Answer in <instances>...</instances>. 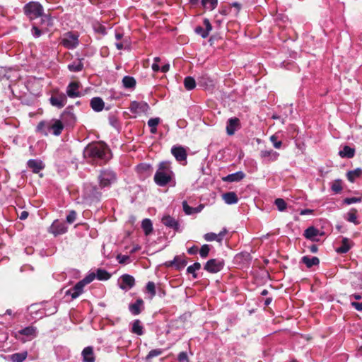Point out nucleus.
<instances>
[{
    "mask_svg": "<svg viewBox=\"0 0 362 362\" xmlns=\"http://www.w3.org/2000/svg\"><path fill=\"white\" fill-rule=\"evenodd\" d=\"M218 4V0H202V5L206 9L214 10Z\"/></svg>",
    "mask_w": 362,
    "mask_h": 362,
    "instance_id": "ea45409f",
    "label": "nucleus"
},
{
    "mask_svg": "<svg viewBox=\"0 0 362 362\" xmlns=\"http://www.w3.org/2000/svg\"><path fill=\"white\" fill-rule=\"evenodd\" d=\"M187 257L182 254L181 255H176L172 261L166 262L164 265L166 267H174L176 270H181L187 264Z\"/></svg>",
    "mask_w": 362,
    "mask_h": 362,
    "instance_id": "0eeeda50",
    "label": "nucleus"
},
{
    "mask_svg": "<svg viewBox=\"0 0 362 362\" xmlns=\"http://www.w3.org/2000/svg\"><path fill=\"white\" fill-rule=\"evenodd\" d=\"M61 43L67 49H74L78 45V35L70 32L67 33Z\"/></svg>",
    "mask_w": 362,
    "mask_h": 362,
    "instance_id": "1a4fd4ad",
    "label": "nucleus"
},
{
    "mask_svg": "<svg viewBox=\"0 0 362 362\" xmlns=\"http://www.w3.org/2000/svg\"><path fill=\"white\" fill-rule=\"evenodd\" d=\"M146 290L151 294V298H153L156 294V285L153 281H148L146 284Z\"/></svg>",
    "mask_w": 362,
    "mask_h": 362,
    "instance_id": "de8ad7c7",
    "label": "nucleus"
},
{
    "mask_svg": "<svg viewBox=\"0 0 362 362\" xmlns=\"http://www.w3.org/2000/svg\"><path fill=\"white\" fill-rule=\"evenodd\" d=\"M177 360L180 362H189V358L187 353L185 351L180 352L177 356Z\"/></svg>",
    "mask_w": 362,
    "mask_h": 362,
    "instance_id": "6e6d98bb",
    "label": "nucleus"
},
{
    "mask_svg": "<svg viewBox=\"0 0 362 362\" xmlns=\"http://www.w3.org/2000/svg\"><path fill=\"white\" fill-rule=\"evenodd\" d=\"M339 154L341 158H351L355 155V149L349 146H344Z\"/></svg>",
    "mask_w": 362,
    "mask_h": 362,
    "instance_id": "cd10ccee",
    "label": "nucleus"
},
{
    "mask_svg": "<svg viewBox=\"0 0 362 362\" xmlns=\"http://www.w3.org/2000/svg\"><path fill=\"white\" fill-rule=\"evenodd\" d=\"M144 300L141 298H138L136 300L135 303L129 304V310L130 313L133 315H139L142 310L144 309Z\"/></svg>",
    "mask_w": 362,
    "mask_h": 362,
    "instance_id": "4468645a",
    "label": "nucleus"
},
{
    "mask_svg": "<svg viewBox=\"0 0 362 362\" xmlns=\"http://www.w3.org/2000/svg\"><path fill=\"white\" fill-rule=\"evenodd\" d=\"M122 283L119 284V288L122 290L132 288L135 285L134 278L129 274H123L121 276Z\"/></svg>",
    "mask_w": 362,
    "mask_h": 362,
    "instance_id": "ddd939ff",
    "label": "nucleus"
},
{
    "mask_svg": "<svg viewBox=\"0 0 362 362\" xmlns=\"http://www.w3.org/2000/svg\"><path fill=\"white\" fill-rule=\"evenodd\" d=\"M76 218V212L74 210L71 211L66 216V221L71 224Z\"/></svg>",
    "mask_w": 362,
    "mask_h": 362,
    "instance_id": "5fc2aeb1",
    "label": "nucleus"
},
{
    "mask_svg": "<svg viewBox=\"0 0 362 362\" xmlns=\"http://www.w3.org/2000/svg\"><path fill=\"white\" fill-rule=\"evenodd\" d=\"M98 180L100 189L108 187L116 182L117 174L110 168H105L100 171Z\"/></svg>",
    "mask_w": 362,
    "mask_h": 362,
    "instance_id": "7ed1b4c3",
    "label": "nucleus"
},
{
    "mask_svg": "<svg viewBox=\"0 0 362 362\" xmlns=\"http://www.w3.org/2000/svg\"><path fill=\"white\" fill-rule=\"evenodd\" d=\"M91 108L95 112H100L103 110L105 103L100 97H94L90 103Z\"/></svg>",
    "mask_w": 362,
    "mask_h": 362,
    "instance_id": "4be33fe9",
    "label": "nucleus"
},
{
    "mask_svg": "<svg viewBox=\"0 0 362 362\" xmlns=\"http://www.w3.org/2000/svg\"><path fill=\"white\" fill-rule=\"evenodd\" d=\"M199 255L201 257L206 258L208 257L210 252V246L209 245H203L199 250Z\"/></svg>",
    "mask_w": 362,
    "mask_h": 362,
    "instance_id": "09e8293b",
    "label": "nucleus"
},
{
    "mask_svg": "<svg viewBox=\"0 0 362 362\" xmlns=\"http://www.w3.org/2000/svg\"><path fill=\"white\" fill-rule=\"evenodd\" d=\"M81 83L79 81H71L69 83L66 88V95L71 98L81 96V93L79 91Z\"/></svg>",
    "mask_w": 362,
    "mask_h": 362,
    "instance_id": "9d476101",
    "label": "nucleus"
},
{
    "mask_svg": "<svg viewBox=\"0 0 362 362\" xmlns=\"http://www.w3.org/2000/svg\"><path fill=\"white\" fill-rule=\"evenodd\" d=\"M260 156L262 158L269 157L270 160L274 161L277 159L279 154L277 152L274 151L273 150H269V151L265 150V151H261Z\"/></svg>",
    "mask_w": 362,
    "mask_h": 362,
    "instance_id": "f704fd0d",
    "label": "nucleus"
},
{
    "mask_svg": "<svg viewBox=\"0 0 362 362\" xmlns=\"http://www.w3.org/2000/svg\"><path fill=\"white\" fill-rule=\"evenodd\" d=\"M223 199L228 204H236L238 201V196L234 192H229L223 194Z\"/></svg>",
    "mask_w": 362,
    "mask_h": 362,
    "instance_id": "a878e982",
    "label": "nucleus"
},
{
    "mask_svg": "<svg viewBox=\"0 0 362 362\" xmlns=\"http://www.w3.org/2000/svg\"><path fill=\"white\" fill-rule=\"evenodd\" d=\"M83 158L88 163L95 165L106 164L112 158L108 146L103 141H93L84 148Z\"/></svg>",
    "mask_w": 362,
    "mask_h": 362,
    "instance_id": "f257e3e1",
    "label": "nucleus"
},
{
    "mask_svg": "<svg viewBox=\"0 0 362 362\" xmlns=\"http://www.w3.org/2000/svg\"><path fill=\"white\" fill-rule=\"evenodd\" d=\"M319 234V230L314 226H310L304 231V236L312 241H317V240L316 239V237Z\"/></svg>",
    "mask_w": 362,
    "mask_h": 362,
    "instance_id": "b1692460",
    "label": "nucleus"
},
{
    "mask_svg": "<svg viewBox=\"0 0 362 362\" xmlns=\"http://www.w3.org/2000/svg\"><path fill=\"white\" fill-rule=\"evenodd\" d=\"M301 261L308 268H311L313 266H317L320 264V259L317 257H310L309 256H303Z\"/></svg>",
    "mask_w": 362,
    "mask_h": 362,
    "instance_id": "393cba45",
    "label": "nucleus"
},
{
    "mask_svg": "<svg viewBox=\"0 0 362 362\" xmlns=\"http://www.w3.org/2000/svg\"><path fill=\"white\" fill-rule=\"evenodd\" d=\"M83 357V362H95V357L93 351V348L90 346L83 349L81 353Z\"/></svg>",
    "mask_w": 362,
    "mask_h": 362,
    "instance_id": "f3484780",
    "label": "nucleus"
},
{
    "mask_svg": "<svg viewBox=\"0 0 362 362\" xmlns=\"http://www.w3.org/2000/svg\"><path fill=\"white\" fill-rule=\"evenodd\" d=\"M159 122H160V118H158V117L151 118L148 121V125L150 127H157V125L159 124Z\"/></svg>",
    "mask_w": 362,
    "mask_h": 362,
    "instance_id": "4d7b16f0",
    "label": "nucleus"
},
{
    "mask_svg": "<svg viewBox=\"0 0 362 362\" xmlns=\"http://www.w3.org/2000/svg\"><path fill=\"white\" fill-rule=\"evenodd\" d=\"M200 269L201 264L199 262H194L192 265H190L187 268V272L188 274H191L194 279H197L198 277V275L196 273V271Z\"/></svg>",
    "mask_w": 362,
    "mask_h": 362,
    "instance_id": "e433bc0d",
    "label": "nucleus"
},
{
    "mask_svg": "<svg viewBox=\"0 0 362 362\" xmlns=\"http://www.w3.org/2000/svg\"><path fill=\"white\" fill-rule=\"evenodd\" d=\"M49 231L54 236H57L65 233L67 231V228L64 223L56 220L51 225Z\"/></svg>",
    "mask_w": 362,
    "mask_h": 362,
    "instance_id": "f8f14e48",
    "label": "nucleus"
},
{
    "mask_svg": "<svg viewBox=\"0 0 362 362\" xmlns=\"http://www.w3.org/2000/svg\"><path fill=\"white\" fill-rule=\"evenodd\" d=\"M270 141L273 143L274 148H280L282 146V142L281 141L277 140V136L275 134L270 136Z\"/></svg>",
    "mask_w": 362,
    "mask_h": 362,
    "instance_id": "864d4df0",
    "label": "nucleus"
},
{
    "mask_svg": "<svg viewBox=\"0 0 362 362\" xmlns=\"http://www.w3.org/2000/svg\"><path fill=\"white\" fill-rule=\"evenodd\" d=\"M173 177L174 173L171 168L170 162L162 161L158 165L153 180L157 185L164 187L173 180Z\"/></svg>",
    "mask_w": 362,
    "mask_h": 362,
    "instance_id": "f03ea898",
    "label": "nucleus"
},
{
    "mask_svg": "<svg viewBox=\"0 0 362 362\" xmlns=\"http://www.w3.org/2000/svg\"><path fill=\"white\" fill-rule=\"evenodd\" d=\"M95 277L100 281H106L111 277V274L105 269H98Z\"/></svg>",
    "mask_w": 362,
    "mask_h": 362,
    "instance_id": "c9c22d12",
    "label": "nucleus"
},
{
    "mask_svg": "<svg viewBox=\"0 0 362 362\" xmlns=\"http://www.w3.org/2000/svg\"><path fill=\"white\" fill-rule=\"evenodd\" d=\"M122 84L125 88H134L136 86V81L134 77L125 76L122 78Z\"/></svg>",
    "mask_w": 362,
    "mask_h": 362,
    "instance_id": "2f4dec72",
    "label": "nucleus"
},
{
    "mask_svg": "<svg viewBox=\"0 0 362 362\" xmlns=\"http://www.w3.org/2000/svg\"><path fill=\"white\" fill-rule=\"evenodd\" d=\"M132 332L141 336L144 334L143 326L139 320H135L132 323Z\"/></svg>",
    "mask_w": 362,
    "mask_h": 362,
    "instance_id": "72a5a7b5",
    "label": "nucleus"
},
{
    "mask_svg": "<svg viewBox=\"0 0 362 362\" xmlns=\"http://www.w3.org/2000/svg\"><path fill=\"white\" fill-rule=\"evenodd\" d=\"M203 24L205 26V31H207L208 35L209 34L210 31L212 30V25L208 18H204L203 21Z\"/></svg>",
    "mask_w": 362,
    "mask_h": 362,
    "instance_id": "13d9d810",
    "label": "nucleus"
},
{
    "mask_svg": "<svg viewBox=\"0 0 362 362\" xmlns=\"http://www.w3.org/2000/svg\"><path fill=\"white\" fill-rule=\"evenodd\" d=\"M230 6L235 7L236 8V12L235 13V16H237L241 9V4L238 2H234L230 4Z\"/></svg>",
    "mask_w": 362,
    "mask_h": 362,
    "instance_id": "69168bd1",
    "label": "nucleus"
},
{
    "mask_svg": "<svg viewBox=\"0 0 362 362\" xmlns=\"http://www.w3.org/2000/svg\"><path fill=\"white\" fill-rule=\"evenodd\" d=\"M90 196L97 200H100L102 197V193L100 192L99 188L97 186H93L90 191Z\"/></svg>",
    "mask_w": 362,
    "mask_h": 362,
    "instance_id": "c03bdc74",
    "label": "nucleus"
},
{
    "mask_svg": "<svg viewBox=\"0 0 362 362\" xmlns=\"http://www.w3.org/2000/svg\"><path fill=\"white\" fill-rule=\"evenodd\" d=\"M28 215L29 214L27 211H23L18 217L21 220H25L28 218Z\"/></svg>",
    "mask_w": 362,
    "mask_h": 362,
    "instance_id": "774afa93",
    "label": "nucleus"
},
{
    "mask_svg": "<svg viewBox=\"0 0 362 362\" xmlns=\"http://www.w3.org/2000/svg\"><path fill=\"white\" fill-rule=\"evenodd\" d=\"M63 129L64 124L59 119L54 120L53 124L49 123V125H47V130H52V133L55 136H59L62 133Z\"/></svg>",
    "mask_w": 362,
    "mask_h": 362,
    "instance_id": "6ab92c4d",
    "label": "nucleus"
},
{
    "mask_svg": "<svg viewBox=\"0 0 362 362\" xmlns=\"http://www.w3.org/2000/svg\"><path fill=\"white\" fill-rule=\"evenodd\" d=\"M49 102L52 106L60 109L64 107L66 104L67 98L65 93L62 92H56L53 93L50 97Z\"/></svg>",
    "mask_w": 362,
    "mask_h": 362,
    "instance_id": "6e6552de",
    "label": "nucleus"
},
{
    "mask_svg": "<svg viewBox=\"0 0 362 362\" xmlns=\"http://www.w3.org/2000/svg\"><path fill=\"white\" fill-rule=\"evenodd\" d=\"M351 305L357 310L362 311V303L352 302Z\"/></svg>",
    "mask_w": 362,
    "mask_h": 362,
    "instance_id": "338daca9",
    "label": "nucleus"
},
{
    "mask_svg": "<svg viewBox=\"0 0 362 362\" xmlns=\"http://www.w3.org/2000/svg\"><path fill=\"white\" fill-rule=\"evenodd\" d=\"M362 176V170L361 168H356L354 170L347 172L346 177L349 182H354L356 178H359Z\"/></svg>",
    "mask_w": 362,
    "mask_h": 362,
    "instance_id": "c85d7f7f",
    "label": "nucleus"
},
{
    "mask_svg": "<svg viewBox=\"0 0 362 362\" xmlns=\"http://www.w3.org/2000/svg\"><path fill=\"white\" fill-rule=\"evenodd\" d=\"M47 125H49V122L41 121L38 123L37 126V132H40L45 135H47Z\"/></svg>",
    "mask_w": 362,
    "mask_h": 362,
    "instance_id": "37998d69",
    "label": "nucleus"
},
{
    "mask_svg": "<svg viewBox=\"0 0 362 362\" xmlns=\"http://www.w3.org/2000/svg\"><path fill=\"white\" fill-rule=\"evenodd\" d=\"M194 32L196 34L200 35L202 38H206L209 35L207 31L202 27L201 25H198L194 28Z\"/></svg>",
    "mask_w": 362,
    "mask_h": 362,
    "instance_id": "8fccbe9b",
    "label": "nucleus"
},
{
    "mask_svg": "<svg viewBox=\"0 0 362 362\" xmlns=\"http://www.w3.org/2000/svg\"><path fill=\"white\" fill-rule=\"evenodd\" d=\"M332 190L335 193H339L342 190L341 180H336L332 185Z\"/></svg>",
    "mask_w": 362,
    "mask_h": 362,
    "instance_id": "a18cd8bd",
    "label": "nucleus"
},
{
    "mask_svg": "<svg viewBox=\"0 0 362 362\" xmlns=\"http://www.w3.org/2000/svg\"><path fill=\"white\" fill-rule=\"evenodd\" d=\"M43 6L37 1H30L23 6L24 14L30 20H35L42 15Z\"/></svg>",
    "mask_w": 362,
    "mask_h": 362,
    "instance_id": "20e7f679",
    "label": "nucleus"
},
{
    "mask_svg": "<svg viewBox=\"0 0 362 362\" xmlns=\"http://www.w3.org/2000/svg\"><path fill=\"white\" fill-rule=\"evenodd\" d=\"M204 237L206 241H214L216 239V234L214 233H206Z\"/></svg>",
    "mask_w": 362,
    "mask_h": 362,
    "instance_id": "052dcab7",
    "label": "nucleus"
},
{
    "mask_svg": "<svg viewBox=\"0 0 362 362\" xmlns=\"http://www.w3.org/2000/svg\"><path fill=\"white\" fill-rule=\"evenodd\" d=\"M83 59H78L77 62L68 65V69L72 72H78L83 70V64L82 62Z\"/></svg>",
    "mask_w": 362,
    "mask_h": 362,
    "instance_id": "c756f323",
    "label": "nucleus"
},
{
    "mask_svg": "<svg viewBox=\"0 0 362 362\" xmlns=\"http://www.w3.org/2000/svg\"><path fill=\"white\" fill-rule=\"evenodd\" d=\"M163 353L162 350L161 349H152L151 351H149V353L148 354L147 356H146V359H151L153 357H156V356H158L160 355H161Z\"/></svg>",
    "mask_w": 362,
    "mask_h": 362,
    "instance_id": "3c124183",
    "label": "nucleus"
},
{
    "mask_svg": "<svg viewBox=\"0 0 362 362\" xmlns=\"http://www.w3.org/2000/svg\"><path fill=\"white\" fill-rule=\"evenodd\" d=\"M117 259L118 260L119 263L125 264L127 261L129 259V257L119 254L117 256Z\"/></svg>",
    "mask_w": 362,
    "mask_h": 362,
    "instance_id": "680f3d73",
    "label": "nucleus"
},
{
    "mask_svg": "<svg viewBox=\"0 0 362 362\" xmlns=\"http://www.w3.org/2000/svg\"><path fill=\"white\" fill-rule=\"evenodd\" d=\"M40 17L42 18V24H45L47 28L53 25V20L50 14H45L42 11V15Z\"/></svg>",
    "mask_w": 362,
    "mask_h": 362,
    "instance_id": "79ce46f5",
    "label": "nucleus"
},
{
    "mask_svg": "<svg viewBox=\"0 0 362 362\" xmlns=\"http://www.w3.org/2000/svg\"><path fill=\"white\" fill-rule=\"evenodd\" d=\"M171 153L177 161H184L187 159V151L182 146H173Z\"/></svg>",
    "mask_w": 362,
    "mask_h": 362,
    "instance_id": "2eb2a0df",
    "label": "nucleus"
},
{
    "mask_svg": "<svg viewBox=\"0 0 362 362\" xmlns=\"http://www.w3.org/2000/svg\"><path fill=\"white\" fill-rule=\"evenodd\" d=\"M32 33L35 37H39L42 35V30L39 29L35 25H33Z\"/></svg>",
    "mask_w": 362,
    "mask_h": 362,
    "instance_id": "bf43d9fd",
    "label": "nucleus"
},
{
    "mask_svg": "<svg viewBox=\"0 0 362 362\" xmlns=\"http://www.w3.org/2000/svg\"><path fill=\"white\" fill-rule=\"evenodd\" d=\"M95 279V274L94 272L90 273L84 279L79 281L76 284L71 288L73 290L72 299H76L81 294L83 293V288L86 285L91 283Z\"/></svg>",
    "mask_w": 362,
    "mask_h": 362,
    "instance_id": "39448f33",
    "label": "nucleus"
},
{
    "mask_svg": "<svg viewBox=\"0 0 362 362\" xmlns=\"http://www.w3.org/2000/svg\"><path fill=\"white\" fill-rule=\"evenodd\" d=\"M357 213L358 211L355 208L351 209L346 214V221L353 223L355 225H358L359 222L357 221Z\"/></svg>",
    "mask_w": 362,
    "mask_h": 362,
    "instance_id": "7c9ffc66",
    "label": "nucleus"
},
{
    "mask_svg": "<svg viewBox=\"0 0 362 362\" xmlns=\"http://www.w3.org/2000/svg\"><path fill=\"white\" fill-rule=\"evenodd\" d=\"M199 249L197 245H193L192 247L187 249V252L189 255H196Z\"/></svg>",
    "mask_w": 362,
    "mask_h": 362,
    "instance_id": "0e129e2a",
    "label": "nucleus"
},
{
    "mask_svg": "<svg viewBox=\"0 0 362 362\" xmlns=\"http://www.w3.org/2000/svg\"><path fill=\"white\" fill-rule=\"evenodd\" d=\"M231 11V8L230 7H226V6H221V8L219 9V13L223 16H226L228 15L230 11Z\"/></svg>",
    "mask_w": 362,
    "mask_h": 362,
    "instance_id": "e2e57ef3",
    "label": "nucleus"
},
{
    "mask_svg": "<svg viewBox=\"0 0 362 362\" xmlns=\"http://www.w3.org/2000/svg\"><path fill=\"white\" fill-rule=\"evenodd\" d=\"M240 127V120L237 117H231L227 122L226 132L232 136L235 134L236 129Z\"/></svg>",
    "mask_w": 362,
    "mask_h": 362,
    "instance_id": "dca6fc26",
    "label": "nucleus"
},
{
    "mask_svg": "<svg viewBox=\"0 0 362 362\" xmlns=\"http://www.w3.org/2000/svg\"><path fill=\"white\" fill-rule=\"evenodd\" d=\"M225 266L223 259H210L204 266V269L209 273L215 274L221 271Z\"/></svg>",
    "mask_w": 362,
    "mask_h": 362,
    "instance_id": "423d86ee",
    "label": "nucleus"
},
{
    "mask_svg": "<svg viewBox=\"0 0 362 362\" xmlns=\"http://www.w3.org/2000/svg\"><path fill=\"white\" fill-rule=\"evenodd\" d=\"M183 211L187 215H192L193 214H197L202 211L204 206V204H199L197 207H191L188 205L187 201L182 202Z\"/></svg>",
    "mask_w": 362,
    "mask_h": 362,
    "instance_id": "aec40b11",
    "label": "nucleus"
},
{
    "mask_svg": "<svg viewBox=\"0 0 362 362\" xmlns=\"http://www.w3.org/2000/svg\"><path fill=\"white\" fill-rule=\"evenodd\" d=\"M141 228L146 235H150L153 231V224L150 219L145 218L142 221Z\"/></svg>",
    "mask_w": 362,
    "mask_h": 362,
    "instance_id": "473e14b6",
    "label": "nucleus"
},
{
    "mask_svg": "<svg viewBox=\"0 0 362 362\" xmlns=\"http://www.w3.org/2000/svg\"><path fill=\"white\" fill-rule=\"evenodd\" d=\"M184 86L188 90H193L196 87V81L194 78L187 76L184 80Z\"/></svg>",
    "mask_w": 362,
    "mask_h": 362,
    "instance_id": "58836bf2",
    "label": "nucleus"
},
{
    "mask_svg": "<svg viewBox=\"0 0 362 362\" xmlns=\"http://www.w3.org/2000/svg\"><path fill=\"white\" fill-rule=\"evenodd\" d=\"M361 197H347L344 199V203L349 205L354 203L361 202Z\"/></svg>",
    "mask_w": 362,
    "mask_h": 362,
    "instance_id": "603ef678",
    "label": "nucleus"
},
{
    "mask_svg": "<svg viewBox=\"0 0 362 362\" xmlns=\"http://www.w3.org/2000/svg\"><path fill=\"white\" fill-rule=\"evenodd\" d=\"M274 203H275V205L276 206V207L278 208V209L280 211H284L286 209L287 204L281 198L276 199L275 200Z\"/></svg>",
    "mask_w": 362,
    "mask_h": 362,
    "instance_id": "49530a36",
    "label": "nucleus"
},
{
    "mask_svg": "<svg viewBox=\"0 0 362 362\" xmlns=\"http://www.w3.org/2000/svg\"><path fill=\"white\" fill-rule=\"evenodd\" d=\"M245 177V174L242 171H238L235 173L229 174L227 176L222 178L223 181L233 182H239Z\"/></svg>",
    "mask_w": 362,
    "mask_h": 362,
    "instance_id": "412c9836",
    "label": "nucleus"
},
{
    "mask_svg": "<svg viewBox=\"0 0 362 362\" xmlns=\"http://www.w3.org/2000/svg\"><path fill=\"white\" fill-rule=\"evenodd\" d=\"M162 223L166 227L174 229L175 230H178L180 228V224L177 221H176L174 218L170 216V215L164 216L162 218Z\"/></svg>",
    "mask_w": 362,
    "mask_h": 362,
    "instance_id": "a211bd4d",
    "label": "nucleus"
},
{
    "mask_svg": "<svg viewBox=\"0 0 362 362\" xmlns=\"http://www.w3.org/2000/svg\"><path fill=\"white\" fill-rule=\"evenodd\" d=\"M36 329L33 326L26 327L18 331V334L27 337L34 336Z\"/></svg>",
    "mask_w": 362,
    "mask_h": 362,
    "instance_id": "a19ab883",
    "label": "nucleus"
},
{
    "mask_svg": "<svg viewBox=\"0 0 362 362\" xmlns=\"http://www.w3.org/2000/svg\"><path fill=\"white\" fill-rule=\"evenodd\" d=\"M28 353L26 351L21 353H16L11 356L12 362H23L27 358Z\"/></svg>",
    "mask_w": 362,
    "mask_h": 362,
    "instance_id": "4c0bfd02",
    "label": "nucleus"
},
{
    "mask_svg": "<svg viewBox=\"0 0 362 362\" xmlns=\"http://www.w3.org/2000/svg\"><path fill=\"white\" fill-rule=\"evenodd\" d=\"M351 248L350 240L347 238H344L340 247L336 249V252L339 254L346 253Z\"/></svg>",
    "mask_w": 362,
    "mask_h": 362,
    "instance_id": "bb28decb",
    "label": "nucleus"
},
{
    "mask_svg": "<svg viewBox=\"0 0 362 362\" xmlns=\"http://www.w3.org/2000/svg\"><path fill=\"white\" fill-rule=\"evenodd\" d=\"M28 166L32 169V171L34 173H38L40 170H42L45 165L40 160L30 159L28 161Z\"/></svg>",
    "mask_w": 362,
    "mask_h": 362,
    "instance_id": "5701e85b",
    "label": "nucleus"
},
{
    "mask_svg": "<svg viewBox=\"0 0 362 362\" xmlns=\"http://www.w3.org/2000/svg\"><path fill=\"white\" fill-rule=\"evenodd\" d=\"M149 106L145 102L133 101L131 103L129 110L132 113L141 114L147 112Z\"/></svg>",
    "mask_w": 362,
    "mask_h": 362,
    "instance_id": "9b49d317",
    "label": "nucleus"
}]
</instances>
